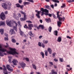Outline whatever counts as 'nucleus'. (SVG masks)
<instances>
[{"mask_svg": "<svg viewBox=\"0 0 74 74\" xmlns=\"http://www.w3.org/2000/svg\"><path fill=\"white\" fill-rule=\"evenodd\" d=\"M2 47L3 46L0 44V56H4V54L3 53V52H7L8 53L11 54V55H19V53L15 51H16V49H11V51H7V50L6 49H2Z\"/></svg>", "mask_w": 74, "mask_h": 74, "instance_id": "1", "label": "nucleus"}, {"mask_svg": "<svg viewBox=\"0 0 74 74\" xmlns=\"http://www.w3.org/2000/svg\"><path fill=\"white\" fill-rule=\"evenodd\" d=\"M64 19H65V18L64 17H63L62 18H58V20L59 21H58L57 22V25L58 26V27H60L61 26V24H62V22L63 21H64Z\"/></svg>", "mask_w": 74, "mask_h": 74, "instance_id": "2", "label": "nucleus"}, {"mask_svg": "<svg viewBox=\"0 0 74 74\" xmlns=\"http://www.w3.org/2000/svg\"><path fill=\"white\" fill-rule=\"evenodd\" d=\"M2 7L4 8L5 10H10L11 9V6L8 7L7 5L5 3H3L2 5Z\"/></svg>", "mask_w": 74, "mask_h": 74, "instance_id": "3", "label": "nucleus"}, {"mask_svg": "<svg viewBox=\"0 0 74 74\" xmlns=\"http://www.w3.org/2000/svg\"><path fill=\"white\" fill-rule=\"evenodd\" d=\"M19 33L21 36H24V37H26L25 35V34H24V32L21 30V28H19Z\"/></svg>", "mask_w": 74, "mask_h": 74, "instance_id": "4", "label": "nucleus"}, {"mask_svg": "<svg viewBox=\"0 0 74 74\" xmlns=\"http://www.w3.org/2000/svg\"><path fill=\"white\" fill-rule=\"evenodd\" d=\"M0 17L2 21H4V19H5V15L4 14V12H2L1 13Z\"/></svg>", "mask_w": 74, "mask_h": 74, "instance_id": "5", "label": "nucleus"}, {"mask_svg": "<svg viewBox=\"0 0 74 74\" xmlns=\"http://www.w3.org/2000/svg\"><path fill=\"white\" fill-rule=\"evenodd\" d=\"M15 5H16V7H17L18 8H20L21 9H22V10H23V7H24V5H21L19 3H16V4H15Z\"/></svg>", "mask_w": 74, "mask_h": 74, "instance_id": "6", "label": "nucleus"}, {"mask_svg": "<svg viewBox=\"0 0 74 74\" xmlns=\"http://www.w3.org/2000/svg\"><path fill=\"white\" fill-rule=\"evenodd\" d=\"M3 73L4 74H8V73H7V69L6 68V67L4 65L3 66Z\"/></svg>", "mask_w": 74, "mask_h": 74, "instance_id": "7", "label": "nucleus"}, {"mask_svg": "<svg viewBox=\"0 0 74 74\" xmlns=\"http://www.w3.org/2000/svg\"><path fill=\"white\" fill-rule=\"evenodd\" d=\"M40 11H42V12H45L47 13L49 12V11L48 10L45 9H44L43 8H41L40 9Z\"/></svg>", "mask_w": 74, "mask_h": 74, "instance_id": "8", "label": "nucleus"}, {"mask_svg": "<svg viewBox=\"0 0 74 74\" xmlns=\"http://www.w3.org/2000/svg\"><path fill=\"white\" fill-rule=\"evenodd\" d=\"M10 34L12 35V34H15V32L14 31V30L13 29H12L11 30H10Z\"/></svg>", "mask_w": 74, "mask_h": 74, "instance_id": "9", "label": "nucleus"}, {"mask_svg": "<svg viewBox=\"0 0 74 74\" xmlns=\"http://www.w3.org/2000/svg\"><path fill=\"white\" fill-rule=\"evenodd\" d=\"M6 24L7 25H8V26H10V27H11V21H6Z\"/></svg>", "mask_w": 74, "mask_h": 74, "instance_id": "10", "label": "nucleus"}, {"mask_svg": "<svg viewBox=\"0 0 74 74\" xmlns=\"http://www.w3.org/2000/svg\"><path fill=\"white\" fill-rule=\"evenodd\" d=\"M12 62L13 63L14 65L16 66V65H17L16 63H18V61L16 60H15L12 61Z\"/></svg>", "mask_w": 74, "mask_h": 74, "instance_id": "11", "label": "nucleus"}, {"mask_svg": "<svg viewBox=\"0 0 74 74\" xmlns=\"http://www.w3.org/2000/svg\"><path fill=\"white\" fill-rule=\"evenodd\" d=\"M26 19V17H25V16H24V18H20V21H25Z\"/></svg>", "mask_w": 74, "mask_h": 74, "instance_id": "12", "label": "nucleus"}, {"mask_svg": "<svg viewBox=\"0 0 74 74\" xmlns=\"http://www.w3.org/2000/svg\"><path fill=\"white\" fill-rule=\"evenodd\" d=\"M21 66L23 69H24L25 67L26 64L23 62H22L21 64Z\"/></svg>", "mask_w": 74, "mask_h": 74, "instance_id": "13", "label": "nucleus"}, {"mask_svg": "<svg viewBox=\"0 0 74 74\" xmlns=\"http://www.w3.org/2000/svg\"><path fill=\"white\" fill-rule=\"evenodd\" d=\"M28 34L30 36H31V37H34V34H32V32L31 31H30L29 32Z\"/></svg>", "mask_w": 74, "mask_h": 74, "instance_id": "14", "label": "nucleus"}, {"mask_svg": "<svg viewBox=\"0 0 74 74\" xmlns=\"http://www.w3.org/2000/svg\"><path fill=\"white\" fill-rule=\"evenodd\" d=\"M47 50L48 51V52L49 53V54H50L51 55V53H52V49H51L50 48H48L47 49Z\"/></svg>", "mask_w": 74, "mask_h": 74, "instance_id": "15", "label": "nucleus"}, {"mask_svg": "<svg viewBox=\"0 0 74 74\" xmlns=\"http://www.w3.org/2000/svg\"><path fill=\"white\" fill-rule=\"evenodd\" d=\"M14 16L13 17L15 19L17 20L18 19V17L16 16V14L15 13H14L13 14Z\"/></svg>", "mask_w": 74, "mask_h": 74, "instance_id": "16", "label": "nucleus"}, {"mask_svg": "<svg viewBox=\"0 0 74 74\" xmlns=\"http://www.w3.org/2000/svg\"><path fill=\"white\" fill-rule=\"evenodd\" d=\"M57 72H55L53 70L51 71V73H50L49 74H57Z\"/></svg>", "mask_w": 74, "mask_h": 74, "instance_id": "17", "label": "nucleus"}, {"mask_svg": "<svg viewBox=\"0 0 74 74\" xmlns=\"http://www.w3.org/2000/svg\"><path fill=\"white\" fill-rule=\"evenodd\" d=\"M5 22L2 21H0V26L5 25Z\"/></svg>", "mask_w": 74, "mask_h": 74, "instance_id": "18", "label": "nucleus"}, {"mask_svg": "<svg viewBox=\"0 0 74 74\" xmlns=\"http://www.w3.org/2000/svg\"><path fill=\"white\" fill-rule=\"evenodd\" d=\"M57 41H58L59 42L62 41V38H61V37L60 36L58 37L57 40Z\"/></svg>", "mask_w": 74, "mask_h": 74, "instance_id": "19", "label": "nucleus"}, {"mask_svg": "<svg viewBox=\"0 0 74 74\" xmlns=\"http://www.w3.org/2000/svg\"><path fill=\"white\" fill-rule=\"evenodd\" d=\"M43 42L45 44H47L48 43V40H43Z\"/></svg>", "mask_w": 74, "mask_h": 74, "instance_id": "20", "label": "nucleus"}, {"mask_svg": "<svg viewBox=\"0 0 74 74\" xmlns=\"http://www.w3.org/2000/svg\"><path fill=\"white\" fill-rule=\"evenodd\" d=\"M53 33L54 35H55V36H57L58 34V32L57 30H56Z\"/></svg>", "mask_w": 74, "mask_h": 74, "instance_id": "21", "label": "nucleus"}, {"mask_svg": "<svg viewBox=\"0 0 74 74\" xmlns=\"http://www.w3.org/2000/svg\"><path fill=\"white\" fill-rule=\"evenodd\" d=\"M20 12L22 14L24 15V16H25V17H26V14L25 12H23V11H20Z\"/></svg>", "mask_w": 74, "mask_h": 74, "instance_id": "22", "label": "nucleus"}, {"mask_svg": "<svg viewBox=\"0 0 74 74\" xmlns=\"http://www.w3.org/2000/svg\"><path fill=\"white\" fill-rule=\"evenodd\" d=\"M0 32L1 33V34H4V29H0Z\"/></svg>", "mask_w": 74, "mask_h": 74, "instance_id": "23", "label": "nucleus"}, {"mask_svg": "<svg viewBox=\"0 0 74 74\" xmlns=\"http://www.w3.org/2000/svg\"><path fill=\"white\" fill-rule=\"evenodd\" d=\"M40 55H42V58H44V56H45V55H44V53L43 52H41L40 53Z\"/></svg>", "mask_w": 74, "mask_h": 74, "instance_id": "24", "label": "nucleus"}, {"mask_svg": "<svg viewBox=\"0 0 74 74\" xmlns=\"http://www.w3.org/2000/svg\"><path fill=\"white\" fill-rule=\"evenodd\" d=\"M59 12H57V17L58 18V19H59V18H62V17H60V15H59Z\"/></svg>", "mask_w": 74, "mask_h": 74, "instance_id": "25", "label": "nucleus"}, {"mask_svg": "<svg viewBox=\"0 0 74 74\" xmlns=\"http://www.w3.org/2000/svg\"><path fill=\"white\" fill-rule=\"evenodd\" d=\"M11 40L12 42L13 43H15L16 42V40L14 38H12Z\"/></svg>", "mask_w": 74, "mask_h": 74, "instance_id": "26", "label": "nucleus"}, {"mask_svg": "<svg viewBox=\"0 0 74 74\" xmlns=\"http://www.w3.org/2000/svg\"><path fill=\"white\" fill-rule=\"evenodd\" d=\"M30 4V3L26 2H25L23 3V4L25 6L26 5H28V4Z\"/></svg>", "mask_w": 74, "mask_h": 74, "instance_id": "27", "label": "nucleus"}, {"mask_svg": "<svg viewBox=\"0 0 74 74\" xmlns=\"http://www.w3.org/2000/svg\"><path fill=\"white\" fill-rule=\"evenodd\" d=\"M45 21H46L47 22H48L51 21V19L49 18H46L45 19Z\"/></svg>", "mask_w": 74, "mask_h": 74, "instance_id": "28", "label": "nucleus"}, {"mask_svg": "<svg viewBox=\"0 0 74 74\" xmlns=\"http://www.w3.org/2000/svg\"><path fill=\"white\" fill-rule=\"evenodd\" d=\"M49 32L51 33V31L52 30V27L51 26L49 27L48 28Z\"/></svg>", "mask_w": 74, "mask_h": 74, "instance_id": "29", "label": "nucleus"}, {"mask_svg": "<svg viewBox=\"0 0 74 74\" xmlns=\"http://www.w3.org/2000/svg\"><path fill=\"white\" fill-rule=\"evenodd\" d=\"M32 65L33 67V69H35V70H36V65L33 64H32Z\"/></svg>", "mask_w": 74, "mask_h": 74, "instance_id": "30", "label": "nucleus"}, {"mask_svg": "<svg viewBox=\"0 0 74 74\" xmlns=\"http://www.w3.org/2000/svg\"><path fill=\"white\" fill-rule=\"evenodd\" d=\"M39 27H41L42 30H44V25H39Z\"/></svg>", "mask_w": 74, "mask_h": 74, "instance_id": "31", "label": "nucleus"}, {"mask_svg": "<svg viewBox=\"0 0 74 74\" xmlns=\"http://www.w3.org/2000/svg\"><path fill=\"white\" fill-rule=\"evenodd\" d=\"M45 55L46 56H48V51L46 50L45 51Z\"/></svg>", "mask_w": 74, "mask_h": 74, "instance_id": "32", "label": "nucleus"}, {"mask_svg": "<svg viewBox=\"0 0 74 74\" xmlns=\"http://www.w3.org/2000/svg\"><path fill=\"white\" fill-rule=\"evenodd\" d=\"M59 59L60 62H63L64 60H63V59L62 58H59Z\"/></svg>", "mask_w": 74, "mask_h": 74, "instance_id": "33", "label": "nucleus"}, {"mask_svg": "<svg viewBox=\"0 0 74 74\" xmlns=\"http://www.w3.org/2000/svg\"><path fill=\"white\" fill-rule=\"evenodd\" d=\"M56 54V53H53L52 55L53 58H55V55Z\"/></svg>", "mask_w": 74, "mask_h": 74, "instance_id": "34", "label": "nucleus"}, {"mask_svg": "<svg viewBox=\"0 0 74 74\" xmlns=\"http://www.w3.org/2000/svg\"><path fill=\"white\" fill-rule=\"evenodd\" d=\"M6 68L8 70V69H10L11 68L10 67V65L7 64L6 65Z\"/></svg>", "mask_w": 74, "mask_h": 74, "instance_id": "35", "label": "nucleus"}, {"mask_svg": "<svg viewBox=\"0 0 74 74\" xmlns=\"http://www.w3.org/2000/svg\"><path fill=\"white\" fill-rule=\"evenodd\" d=\"M28 26L29 27H33V24H28Z\"/></svg>", "mask_w": 74, "mask_h": 74, "instance_id": "36", "label": "nucleus"}, {"mask_svg": "<svg viewBox=\"0 0 74 74\" xmlns=\"http://www.w3.org/2000/svg\"><path fill=\"white\" fill-rule=\"evenodd\" d=\"M52 1L55 3H59V1L57 0H52Z\"/></svg>", "mask_w": 74, "mask_h": 74, "instance_id": "37", "label": "nucleus"}, {"mask_svg": "<svg viewBox=\"0 0 74 74\" xmlns=\"http://www.w3.org/2000/svg\"><path fill=\"white\" fill-rule=\"evenodd\" d=\"M36 16L39 19H40V14H36Z\"/></svg>", "mask_w": 74, "mask_h": 74, "instance_id": "38", "label": "nucleus"}, {"mask_svg": "<svg viewBox=\"0 0 74 74\" xmlns=\"http://www.w3.org/2000/svg\"><path fill=\"white\" fill-rule=\"evenodd\" d=\"M10 68H9V69H8V70L9 71H11V72H12V71H13V69H10Z\"/></svg>", "mask_w": 74, "mask_h": 74, "instance_id": "39", "label": "nucleus"}, {"mask_svg": "<svg viewBox=\"0 0 74 74\" xmlns=\"http://www.w3.org/2000/svg\"><path fill=\"white\" fill-rule=\"evenodd\" d=\"M34 18V16L33 15V16H32L31 17V19L32 20H33V19Z\"/></svg>", "mask_w": 74, "mask_h": 74, "instance_id": "40", "label": "nucleus"}, {"mask_svg": "<svg viewBox=\"0 0 74 74\" xmlns=\"http://www.w3.org/2000/svg\"><path fill=\"white\" fill-rule=\"evenodd\" d=\"M24 28H25L26 29H27L28 28V27L27 26L26 24L25 25V26H24Z\"/></svg>", "mask_w": 74, "mask_h": 74, "instance_id": "41", "label": "nucleus"}, {"mask_svg": "<svg viewBox=\"0 0 74 74\" xmlns=\"http://www.w3.org/2000/svg\"><path fill=\"white\" fill-rule=\"evenodd\" d=\"M52 15L53 18H54L55 19H56V16L55 15V14H52Z\"/></svg>", "mask_w": 74, "mask_h": 74, "instance_id": "42", "label": "nucleus"}, {"mask_svg": "<svg viewBox=\"0 0 74 74\" xmlns=\"http://www.w3.org/2000/svg\"><path fill=\"white\" fill-rule=\"evenodd\" d=\"M38 46H39V47H41L42 45H41V42H39L38 43Z\"/></svg>", "mask_w": 74, "mask_h": 74, "instance_id": "43", "label": "nucleus"}, {"mask_svg": "<svg viewBox=\"0 0 74 74\" xmlns=\"http://www.w3.org/2000/svg\"><path fill=\"white\" fill-rule=\"evenodd\" d=\"M25 59L27 62H29V58H25Z\"/></svg>", "mask_w": 74, "mask_h": 74, "instance_id": "44", "label": "nucleus"}, {"mask_svg": "<svg viewBox=\"0 0 74 74\" xmlns=\"http://www.w3.org/2000/svg\"><path fill=\"white\" fill-rule=\"evenodd\" d=\"M4 40L5 41H8V37H5L4 38Z\"/></svg>", "mask_w": 74, "mask_h": 74, "instance_id": "45", "label": "nucleus"}, {"mask_svg": "<svg viewBox=\"0 0 74 74\" xmlns=\"http://www.w3.org/2000/svg\"><path fill=\"white\" fill-rule=\"evenodd\" d=\"M41 47H42V48H45V45L44 43L42 44Z\"/></svg>", "mask_w": 74, "mask_h": 74, "instance_id": "46", "label": "nucleus"}, {"mask_svg": "<svg viewBox=\"0 0 74 74\" xmlns=\"http://www.w3.org/2000/svg\"><path fill=\"white\" fill-rule=\"evenodd\" d=\"M28 29H29V30H32V27H28Z\"/></svg>", "mask_w": 74, "mask_h": 74, "instance_id": "47", "label": "nucleus"}, {"mask_svg": "<svg viewBox=\"0 0 74 74\" xmlns=\"http://www.w3.org/2000/svg\"><path fill=\"white\" fill-rule=\"evenodd\" d=\"M14 30H16V32H17V29H16V27H14Z\"/></svg>", "mask_w": 74, "mask_h": 74, "instance_id": "48", "label": "nucleus"}, {"mask_svg": "<svg viewBox=\"0 0 74 74\" xmlns=\"http://www.w3.org/2000/svg\"><path fill=\"white\" fill-rule=\"evenodd\" d=\"M18 17H19L20 18L21 17V14H20V13H18Z\"/></svg>", "mask_w": 74, "mask_h": 74, "instance_id": "49", "label": "nucleus"}, {"mask_svg": "<svg viewBox=\"0 0 74 74\" xmlns=\"http://www.w3.org/2000/svg\"><path fill=\"white\" fill-rule=\"evenodd\" d=\"M18 2L20 4H21V3H22V1L21 0H19L18 1Z\"/></svg>", "mask_w": 74, "mask_h": 74, "instance_id": "50", "label": "nucleus"}, {"mask_svg": "<svg viewBox=\"0 0 74 74\" xmlns=\"http://www.w3.org/2000/svg\"><path fill=\"white\" fill-rule=\"evenodd\" d=\"M54 60L55 62H58V60L56 58H55L54 59Z\"/></svg>", "mask_w": 74, "mask_h": 74, "instance_id": "51", "label": "nucleus"}, {"mask_svg": "<svg viewBox=\"0 0 74 74\" xmlns=\"http://www.w3.org/2000/svg\"><path fill=\"white\" fill-rule=\"evenodd\" d=\"M66 37L67 38H69V39H71V37L69 36H67Z\"/></svg>", "mask_w": 74, "mask_h": 74, "instance_id": "52", "label": "nucleus"}, {"mask_svg": "<svg viewBox=\"0 0 74 74\" xmlns=\"http://www.w3.org/2000/svg\"><path fill=\"white\" fill-rule=\"evenodd\" d=\"M26 22H28V23H32V22L30 21H26Z\"/></svg>", "mask_w": 74, "mask_h": 74, "instance_id": "53", "label": "nucleus"}, {"mask_svg": "<svg viewBox=\"0 0 74 74\" xmlns=\"http://www.w3.org/2000/svg\"><path fill=\"white\" fill-rule=\"evenodd\" d=\"M14 23H15V24H16V26H18V25L17 24V23H16V21H14Z\"/></svg>", "mask_w": 74, "mask_h": 74, "instance_id": "54", "label": "nucleus"}, {"mask_svg": "<svg viewBox=\"0 0 74 74\" xmlns=\"http://www.w3.org/2000/svg\"><path fill=\"white\" fill-rule=\"evenodd\" d=\"M49 63H50V64H51V65H53V63L52 62H49Z\"/></svg>", "mask_w": 74, "mask_h": 74, "instance_id": "55", "label": "nucleus"}, {"mask_svg": "<svg viewBox=\"0 0 74 74\" xmlns=\"http://www.w3.org/2000/svg\"><path fill=\"white\" fill-rule=\"evenodd\" d=\"M8 5H9L10 6H11V4L10 2L8 3Z\"/></svg>", "mask_w": 74, "mask_h": 74, "instance_id": "56", "label": "nucleus"}, {"mask_svg": "<svg viewBox=\"0 0 74 74\" xmlns=\"http://www.w3.org/2000/svg\"><path fill=\"white\" fill-rule=\"evenodd\" d=\"M51 7L52 8H54V6H53V5H51Z\"/></svg>", "mask_w": 74, "mask_h": 74, "instance_id": "57", "label": "nucleus"}, {"mask_svg": "<svg viewBox=\"0 0 74 74\" xmlns=\"http://www.w3.org/2000/svg\"><path fill=\"white\" fill-rule=\"evenodd\" d=\"M29 1H30V2H31V3H34V1H33V0H29Z\"/></svg>", "mask_w": 74, "mask_h": 74, "instance_id": "58", "label": "nucleus"}, {"mask_svg": "<svg viewBox=\"0 0 74 74\" xmlns=\"http://www.w3.org/2000/svg\"><path fill=\"white\" fill-rule=\"evenodd\" d=\"M48 15L50 17H51L52 16V14H48Z\"/></svg>", "mask_w": 74, "mask_h": 74, "instance_id": "59", "label": "nucleus"}, {"mask_svg": "<svg viewBox=\"0 0 74 74\" xmlns=\"http://www.w3.org/2000/svg\"><path fill=\"white\" fill-rule=\"evenodd\" d=\"M34 27H35V28H37V25H36V24H35L34 25Z\"/></svg>", "mask_w": 74, "mask_h": 74, "instance_id": "60", "label": "nucleus"}, {"mask_svg": "<svg viewBox=\"0 0 74 74\" xmlns=\"http://www.w3.org/2000/svg\"><path fill=\"white\" fill-rule=\"evenodd\" d=\"M27 41V40L26 39H25L23 40L24 42H26Z\"/></svg>", "mask_w": 74, "mask_h": 74, "instance_id": "61", "label": "nucleus"}, {"mask_svg": "<svg viewBox=\"0 0 74 74\" xmlns=\"http://www.w3.org/2000/svg\"><path fill=\"white\" fill-rule=\"evenodd\" d=\"M44 14L45 15H46V16H47V15H48V13H44Z\"/></svg>", "mask_w": 74, "mask_h": 74, "instance_id": "62", "label": "nucleus"}, {"mask_svg": "<svg viewBox=\"0 0 74 74\" xmlns=\"http://www.w3.org/2000/svg\"><path fill=\"white\" fill-rule=\"evenodd\" d=\"M68 2H69V3H71L72 2V1L71 0H69L68 1Z\"/></svg>", "mask_w": 74, "mask_h": 74, "instance_id": "63", "label": "nucleus"}, {"mask_svg": "<svg viewBox=\"0 0 74 74\" xmlns=\"http://www.w3.org/2000/svg\"><path fill=\"white\" fill-rule=\"evenodd\" d=\"M49 8V5H47L46 6V8Z\"/></svg>", "mask_w": 74, "mask_h": 74, "instance_id": "64", "label": "nucleus"}]
</instances>
